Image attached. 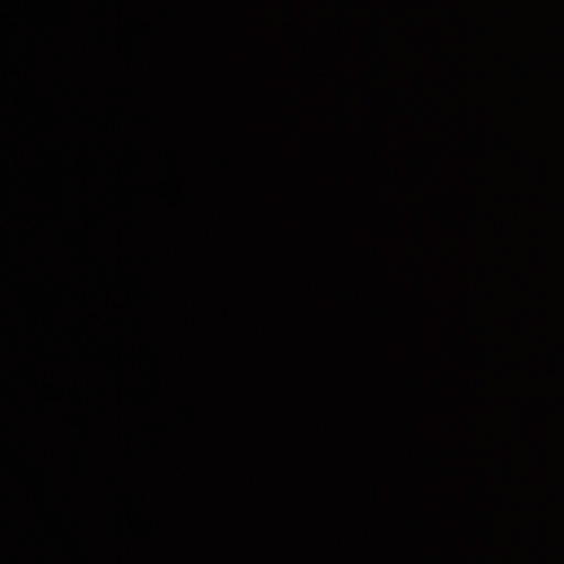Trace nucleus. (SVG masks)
Segmentation results:
<instances>
[{"label":"nucleus","mask_w":564,"mask_h":564,"mask_svg":"<svg viewBox=\"0 0 564 564\" xmlns=\"http://www.w3.org/2000/svg\"><path fill=\"white\" fill-rule=\"evenodd\" d=\"M0 35H48V32H0Z\"/></svg>","instance_id":"obj_1"}]
</instances>
